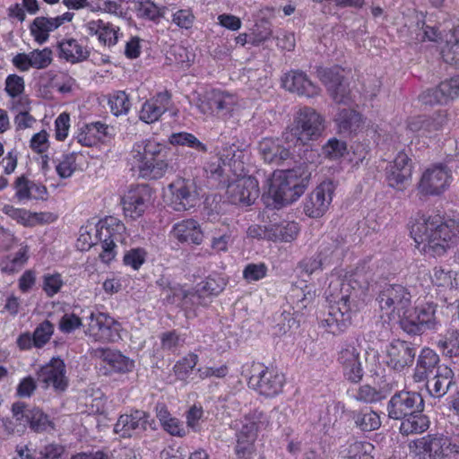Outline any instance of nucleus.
<instances>
[{"mask_svg":"<svg viewBox=\"0 0 459 459\" xmlns=\"http://www.w3.org/2000/svg\"><path fill=\"white\" fill-rule=\"evenodd\" d=\"M54 333V325L48 320L39 324L33 332V345L41 348L48 342Z\"/></svg>","mask_w":459,"mask_h":459,"instance_id":"51","label":"nucleus"},{"mask_svg":"<svg viewBox=\"0 0 459 459\" xmlns=\"http://www.w3.org/2000/svg\"><path fill=\"white\" fill-rule=\"evenodd\" d=\"M340 67H317L316 74L325 85L333 100L337 104H350L352 101L349 84L345 82Z\"/></svg>","mask_w":459,"mask_h":459,"instance_id":"11","label":"nucleus"},{"mask_svg":"<svg viewBox=\"0 0 459 459\" xmlns=\"http://www.w3.org/2000/svg\"><path fill=\"white\" fill-rule=\"evenodd\" d=\"M324 130V119L314 108L305 107L296 115L293 124L283 134L288 143L294 141L302 144L320 136Z\"/></svg>","mask_w":459,"mask_h":459,"instance_id":"5","label":"nucleus"},{"mask_svg":"<svg viewBox=\"0 0 459 459\" xmlns=\"http://www.w3.org/2000/svg\"><path fill=\"white\" fill-rule=\"evenodd\" d=\"M149 415L143 411L121 415L114 426L115 433L121 437H131L147 429Z\"/></svg>","mask_w":459,"mask_h":459,"instance_id":"24","label":"nucleus"},{"mask_svg":"<svg viewBox=\"0 0 459 459\" xmlns=\"http://www.w3.org/2000/svg\"><path fill=\"white\" fill-rule=\"evenodd\" d=\"M152 192L146 185L132 186L122 197L123 209L126 216L133 219L140 217L150 202Z\"/></svg>","mask_w":459,"mask_h":459,"instance_id":"21","label":"nucleus"},{"mask_svg":"<svg viewBox=\"0 0 459 459\" xmlns=\"http://www.w3.org/2000/svg\"><path fill=\"white\" fill-rule=\"evenodd\" d=\"M196 107L204 115H212L226 120L238 108V100L234 94L212 90L197 100Z\"/></svg>","mask_w":459,"mask_h":459,"instance_id":"8","label":"nucleus"},{"mask_svg":"<svg viewBox=\"0 0 459 459\" xmlns=\"http://www.w3.org/2000/svg\"><path fill=\"white\" fill-rule=\"evenodd\" d=\"M382 317L389 320L401 317L411 305L410 291L401 284H385L376 299Z\"/></svg>","mask_w":459,"mask_h":459,"instance_id":"7","label":"nucleus"},{"mask_svg":"<svg viewBox=\"0 0 459 459\" xmlns=\"http://www.w3.org/2000/svg\"><path fill=\"white\" fill-rule=\"evenodd\" d=\"M299 225L294 221L270 225L269 240L290 242L299 233Z\"/></svg>","mask_w":459,"mask_h":459,"instance_id":"38","label":"nucleus"},{"mask_svg":"<svg viewBox=\"0 0 459 459\" xmlns=\"http://www.w3.org/2000/svg\"><path fill=\"white\" fill-rule=\"evenodd\" d=\"M24 80L22 76L17 74H10L5 80V91L7 94L15 98L20 96L24 91Z\"/></svg>","mask_w":459,"mask_h":459,"instance_id":"63","label":"nucleus"},{"mask_svg":"<svg viewBox=\"0 0 459 459\" xmlns=\"http://www.w3.org/2000/svg\"><path fill=\"white\" fill-rule=\"evenodd\" d=\"M227 194L230 203L250 205L259 195L258 182L252 177L238 178L229 184Z\"/></svg>","mask_w":459,"mask_h":459,"instance_id":"20","label":"nucleus"},{"mask_svg":"<svg viewBox=\"0 0 459 459\" xmlns=\"http://www.w3.org/2000/svg\"><path fill=\"white\" fill-rule=\"evenodd\" d=\"M167 148L151 139L135 143L129 154V162L139 177L148 179L162 178L168 170Z\"/></svg>","mask_w":459,"mask_h":459,"instance_id":"2","label":"nucleus"},{"mask_svg":"<svg viewBox=\"0 0 459 459\" xmlns=\"http://www.w3.org/2000/svg\"><path fill=\"white\" fill-rule=\"evenodd\" d=\"M446 123V115L445 112L438 111L432 117H426L425 137H431L436 132L440 131Z\"/></svg>","mask_w":459,"mask_h":459,"instance_id":"56","label":"nucleus"},{"mask_svg":"<svg viewBox=\"0 0 459 459\" xmlns=\"http://www.w3.org/2000/svg\"><path fill=\"white\" fill-rule=\"evenodd\" d=\"M353 397L356 401L365 403H377L384 398L378 390L368 385L359 386Z\"/></svg>","mask_w":459,"mask_h":459,"instance_id":"55","label":"nucleus"},{"mask_svg":"<svg viewBox=\"0 0 459 459\" xmlns=\"http://www.w3.org/2000/svg\"><path fill=\"white\" fill-rule=\"evenodd\" d=\"M169 143L173 145L187 146L198 153H206V144L198 140L193 134L186 132L174 133L169 136Z\"/></svg>","mask_w":459,"mask_h":459,"instance_id":"43","label":"nucleus"},{"mask_svg":"<svg viewBox=\"0 0 459 459\" xmlns=\"http://www.w3.org/2000/svg\"><path fill=\"white\" fill-rule=\"evenodd\" d=\"M416 410L423 411L424 402L421 395L415 392H398L391 397L387 404L388 417L394 420H402Z\"/></svg>","mask_w":459,"mask_h":459,"instance_id":"16","label":"nucleus"},{"mask_svg":"<svg viewBox=\"0 0 459 459\" xmlns=\"http://www.w3.org/2000/svg\"><path fill=\"white\" fill-rule=\"evenodd\" d=\"M439 363V356L429 348H423L418 356L412 378L414 382L420 383L427 380L429 373Z\"/></svg>","mask_w":459,"mask_h":459,"instance_id":"31","label":"nucleus"},{"mask_svg":"<svg viewBox=\"0 0 459 459\" xmlns=\"http://www.w3.org/2000/svg\"><path fill=\"white\" fill-rule=\"evenodd\" d=\"M27 260L26 250H19L13 256H8L4 262L3 271L13 273L21 270Z\"/></svg>","mask_w":459,"mask_h":459,"instance_id":"61","label":"nucleus"},{"mask_svg":"<svg viewBox=\"0 0 459 459\" xmlns=\"http://www.w3.org/2000/svg\"><path fill=\"white\" fill-rule=\"evenodd\" d=\"M439 91L445 97L446 103L459 98V76L453 77L439 83Z\"/></svg>","mask_w":459,"mask_h":459,"instance_id":"60","label":"nucleus"},{"mask_svg":"<svg viewBox=\"0 0 459 459\" xmlns=\"http://www.w3.org/2000/svg\"><path fill=\"white\" fill-rule=\"evenodd\" d=\"M399 318L402 329L408 334L417 335L426 332L416 308L412 312L407 310L405 313H403Z\"/></svg>","mask_w":459,"mask_h":459,"instance_id":"42","label":"nucleus"},{"mask_svg":"<svg viewBox=\"0 0 459 459\" xmlns=\"http://www.w3.org/2000/svg\"><path fill=\"white\" fill-rule=\"evenodd\" d=\"M430 279L434 285L450 290L459 287V273L445 269L442 266H436L430 273Z\"/></svg>","mask_w":459,"mask_h":459,"instance_id":"37","label":"nucleus"},{"mask_svg":"<svg viewBox=\"0 0 459 459\" xmlns=\"http://www.w3.org/2000/svg\"><path fill=\"white\" fill-rule=\"evenodd\" d=\"M108 104L111 112L117 117L126 115L131 107L128 95L125 91H117L114 93L110 97Z\"/></svg>","mask_w":459,"mask_h":459,"instance_id":"50","label":"nucleus"},{"mask_svg":"<svg viewBox=\"0 0 459 459\" xmlns=\"http://www.w3.org/2000/svg\"><path fill=\"white\" fill-rule=\"evenodd\" d=\"M416 346L409 342L394 340L386 349L387 365L396 371L410 368L415 359Z\"/></svg>","mask_w":459,"mask_h":459,"instance_id":"19","label":"nucleus"},{"mask_svg":"<svg viewBox=\"0 0 459 459\" xmlns=\"http://www.w3.org/2000/svg\"><path fill=\"white\" fill-rule=\"evenodd\" d=\"M336 245L333 242L323 243L320 246L319 252L316 257L306 259L302 262L304 271L309 274L321 270L324 265L330 263L331 257L333 255Z\"/></svg>","mask_w":459,"mask_h":459,"instance_id":"32","label":"nucleus"},{"mask_svg":"<svg viewBox=\"0 0 459 459\" xmlns=\"http://www.w3.org/2000/svg\"><path fill=\"white\" fill-rule=\"evenodd\" d=\"M172 23L180 29H190L195 22V15L190 9L172 8Z\"/></svg>","mask_w":459,"mask_h":459,"instance_id":"57","label":"nucleus"},{"mask_svg":"<svg viewBox=\"0 0 459 459\" xmlns=\"http://www.w3.org/2000/svg\"><path fill=\"white\" fill-rule=\"evenodd\" d=\"M73 17L74 13L68 12L53 18L39 16L33 20L30 27V33L36 42L43 44L48 39L51 31H54L65 22H71Z\"/></svg>","mask_w":459,"mask_h":459,"instance_id":"23","label":"nucleus"},{"mask_svg":"<svg viewBox=\"0 0 459 459\" xmlns=\"http://www.w3.org/2000/svg\"><path fill=\"white\" fill-rule=\"evenodd\" d=\"M164 299L171 304H177L182 307H187L189 301L195 298V293L189 292L180 286L168 287L162 290Z\"/></svg>","mask_w":459,"mask_h":459,"instance_id":"45","label":"nucleus"},{"mask_svg":"<svg viewBox=\"0 0 459 459\" xmlns=\"http://www.w3.org/2000/svg\"><path fill=\"white\" fill-rule=\"evenodd\" d=\"M65 362L59 358H53L38 372V379L46 387L52 386L56 391H65L68 385Z\"/></svg>","mask_w":459,"mask_h":459,"instance_id":"22","label":"nucleus"},{"mask_svg":"<svg viewBox=\"0 0 459 459\" xmlns=\"http://www.w3.org/2000/svg\"><path fill=\"white\" fill-rule=\"evenodd\" d=\"M455 374L447 366H440L436 375L427 382V388L433 397H443L455 385Z\"/></svg>","mask_w":459,"mask_h":459,"instance_id":"30","label":"nucleus"},{"mask_svg":"<svg viewBox=\"0 0 459 459\" xmlns=\"http://www.w3.org/2000/svg\"><path fill=\"white\" fill-rule=\"evenodd\" d=\"M225 285L223 278L219 274H212L198 284L197 291L204 295L216 296L223 290Z\"/></svg>","mask_w":459,"mask_h":459,"instance_id":"48","label":"nucleus"},{"mask_svg":"<svg viewBox=\"0 0 459 459\" xmlns=\"http://www.w3.org/2000/svg\"><path fill=\"white\" fill-rule=\"evenodd\" d=\"M258 149L262 159L269 164L280 166L292 158L289 147L283 146L280 139L264 138Z\"/></svg>","mask_w":459,"mask_h":459,"instance_id":"26","label":"nucleus"},{"mask_svg":"<svg viewBox=\"0 0 459 459\" xmlns=\"http://www.w3.org/2000/svg\"><path fill=\"white\" fill-rule=\"evenodd\" d=\"M64 285L65 281L62 275L58 273H48L42 276L41 287L48 298H52L57 294Z\"/></svg>","mask_w":459,"mask_h":459,"instance_id":"49","label":"nucleus"},{"mask_svg":"<svg viewBox=\"0 0 459 459\" xmlns=\"http://www.w3.org/2000/svg\"><path fill=\"white\" fill-rule=\"evenodd\" d=\"M170 234L181 243L200 245L204 239V234L199 223L193 219L184 220L176 223Z\"/></svg>","mask_w":459,"mask_h":459,"instance_id":"29","label":"nucleus"},{"mask_svg":"<svg viewBox=\"0 0 459 459\" xmlns=\"http://www.w3.org/2000/svg\"><path fill=\"white\" fill-rule=\"evenodd\" d=\"M422 411L416 410L411 415L402 419L400 431L403 435L420 434L429 429V418Z\"/></svg>","mask_w":459,"mask_h":459,"instance_id":"35","label":"nucleus"},{"mask_svg":"<svg viewBox=\"0 0 459 459\" xmlns=\"http://www.w3.org/2000/svg\"><path fill=\"white\" fill-rule=\"evenodd\" d=\"M308 178L296 169L276 170L269 180V195L278 205L290 204L304 194Z\"/></svg>","mask_w":459,"mask_h":459,"instance_id":"3","label":"nucleus"},{"mask_svg":"<svg viewBox=\"0 0 459 459\" xmlns=\"http://www.w3.org/2000/svg\"><path fill=\"white\" fill-rule=\"evenodd\" d=\"M96 236L101 243L100 257L104 263H109L116 255V243L126 241V227L119 220L109 217L97 226Z\"/></svg>","mask_w":459,"mask_h":459,"instance_id":"9","label":"nucleus"},{"mask_svg":"<svg viewBox=\"0 0 459 459\" xmlns=\"http://www.w3.org/2000/svg\"><path fill=\"white\" fill-rule=\"evenodd\" d=\"M267 266L264 263L248 264L243 270V278L247 282L257 281L266 276Z\"/></svg>","mask_w":459,"mask_h":459,"instance_id":"59","label":"nucleus"},{"mask_svg":"<svg viewBox=\"0 0 459 459\" xmlns=\"http://www.w3.org/2000/svg\"><path fill=\"white\" fill-rule=\"evenodd\" d=\"M282 84L288 91L309 98L318 95L320 91V89L308 79L306 74L298 71L286 74L282 79Z\"/></svg>","mask_w":459,"mask_h":459,"instance_id":"28","label":"nucleus"},{"mask_svg":"<svg viewBox=\"0 0 459 459\" xmlns=\"http://www.w3.org/2000/svg\"><path fill=\"white\" fill-rule=\"evenodd\" d=\"M360 121L359 113L351 108H342L335 116V122L339 130L343 133L356 130L359 126Z\"/></svg>","mask_w":459,"mask_h":459,"instance_id":"40","label":"nucleus"},{"mask_svg":"<svg viewBox=\"0 0 459 459\" xmlns=\"http://www.w3.org/2000/svg\"><path fill=\"white\" fill-rule=\"evenodd\" d=\"M100 357L106 362L115 372L126 373L131 371L134 363L128 357L123 355L120 351L110 349H100L98 351Z\"/></svg>","mask_w":459,"mask_h":459,"instance_id":"34","label":"nucleus"},{"mask_svg":"<svg viewBox=\"0 0 459 459\" xmlns=\"http://www.w3.org/2000/svg\"><path fill=\"white\" fill-rule=\"evenodd\" d=\"M255 440L237 437L235 454L237 459H252L255 455Z\"/></svg>","mask_w":459,"mask_h":459,"instance_id":"58","label":"nucleus"},{"mask_svg":"<svg viewBox=\"0 0 459 459\" xmlns=\"http://www.w3.org/2000/svg\"><path fill=\"white\" fill-rule=\"evenodd\" d=\"M31 68L45 69L53 61V52L49 48L30 51Z\"/></svg>","mask_w":459,"mask_h":459,"instance_id":"54","label":"nucleus"},{"mask_svg":"<svg viewBox=\"0 0 459 459\" xmlns=\"http://www.w3.org/2000/svg\"><path fill=\"white\" fill-rule=\"evenodd\" d=\"M437 347L445 356L450 358L459 356V332L448 331L446 336L437 341Z\"/></svg>","mask_w":459,"mask_h":459,"instance_id":"46","label":"nucleus"},{"mask_svg":"<svg viewBox=\"0 0 459 459\" xmlns=\"http://www.w3.org/2000/svg\"><path fill=\"white\" fill-rule=\"evenodd\" d=\"M268 423L267 416L263 411L255 410L240 420L239 424L237 425L236 437L256 440L258 431L265 429Z\"/></svg>","mask_w":459,"mask_h":459,"instance_id":"27","label":"nucleus"},{"mask_svg":"<svg viewBox=\"0 0 459 459\" xmlns=\"http://www.w3.org/2000/svg\"><path fill=\"white\" fill-rule=\"evenodd\" d=\"M351 289L352 287L348 282L341 284V297L338 298L334 305L330 307L327 317L325 319L328 332L333 334L344 332L351 324V314L356 307L355 298L357 297Z\"/></svg>","mask_w":459,"mask_h":459,"instance_id":"6","label":"nucleus"},{"mask_svg":"<svg viewBox=\"0 0 459 459\" xmlns=\"http://www.w3.org/2000/svg\"><path fill=\"white\" fill-rule=\"evenodd\" d=\"M337 362L344 377L351 383H359L364 375L360 347L354 342L343 343L337 353Z\"/></svg>","mask_w":459,"mask_h":459,"instance_id":"14","label":"nucleus"},{"mask_svg":"<svg viewBox=\"0 0 459 459\" xmlns=\"http://www.w3.org/2000/svg\"><path fill=\"white\" fill-rule=\"evenodd\" d=\"M171 102V95L161 91L147 100L142 106L139 117L142 121L151 124L158 121L168 110Z\"/></svg>","mask_w":459,"mask_h":459,"instance_id":"25","label":"nucleus"},{"mask_svg":"<svg viewBox=\"0 0 459 459\" xmlns=\"http://www.w3.org/2000/svg\"><path fill=\"white\" fill-rule=\"evenodd\" d=\"M12 415L15 420L21 429L18 431L23 432L30 423V408H29L23 402H15L12 405Z\"/></svg>","mask_w":459,"mask_h":459,"instance_id":"52","label":"nucleus"},{"mask_svg":"<svg viewBox=\"0 0 459 459\" xmlns=\"http://www.w3.org/2000/svg\"><path fill=\"white\" fill-rule=\"evenodd\" d=\"M169 204L178 212L189 210L199 201L197 186L194 180L178 178L168 186Z\"/></svg>","mask_w":459,"mask_h":459,"instance_id":"12","label":"nucleus"},{"mask_svg":"<svg viewBox=\"0 0 459 459\" xmlns=\"http://www.w3.org/2000/svg\"><path fill=\"white\" fill-rule=\"evenodd\" d=\"M411 235L422 252L440 256L459 242V219L444 221L439 214H421L412 223Z\"/></svg>","mask_w":459,"mask_h":459,"instance_id":"1","label":"nucleus"},{"mask_svg":"<svg viewBox=\"0 0 459 459\" xmlns=\"http://www.w3.org/2000/svg\"><path fill=\"white\" fill-rule=\"evenodd\" d=\"M323 151L326 157L336 160L342 157L345 153L346 144L344 142L337 139H330L324 146Z\"/></svg>","mask_w":459,"mask_h":459,"instance_id":"64","label":"nucleus"},{"mask_svg":"<svg viewBox=\"0 0 459 459\" xmlns=\"http://www.w3.org/2000/svg\"><path fill=\"white\" fill-rule=\"evenodd\" d=\"M412 168L409 156L400 152L385 169L387 185L398 191H403L411 182Z\"/></svg>","mask_w":459,"mask_h":459,"instance_id":"15","label":"nucleus"},{"mask_svg":"<svg viewBox=\"0 0 459 459\" xmlns=\"http://www.w3.org/2000/svg\"><path fill=\"white\" fill-rule=\"evenodd\" d=\"M161 348L169 351H176L183 345L184 339L176 331L163 333L160 336Z\"/></svg>","mask_w":459,"mask_h":459,"instance_id":"62","label":"nucleus"},{"mask_svg":"<svg viewBox=\"0 0 459 459\" xmlns=\"http://www.w3.org/2000/svg\"><path fill=\"white\" fill-rule=\"evenodd\" d=\"M86 333L95 341L102 342H115L119 338V325L104 313H91Z\"/></svg>","mask_w":459,"mask_h":459,"instance_id":"17","label":"nucleus"},{"mask_svg":"<svg viewBox=\"0 0 459 459\" xmlns=\"http://www.w3.org/2000/svg\"><path fill=\"white\" fill-rule=\"evenodd\" d=\"M374 446L367 441H353L341 454L347 459H373Z\"/></svg>","mask_w":459,"mask_h":459,"instance_id":"39","label":"nucleus"},{"mask_svg":"<svg viewBox=\"0 0 459 459\" xmlns=\"http://www.w3.org/2000/svg\"><path fill=\"white\" fill-rule=\"evenodd\" d=\"M283 384L284 376L278 371L259 363L252 366L248 385L260 394L273 397L281 391Z\"/></svg>","mask_w":459,"mask_h":459,"instance_id":"10","label":"nucleus"},{"mask_svg":"<svg viewBox=\"0 0 459 459\" xmlns=\"http://www.w3.org/2000/svg\"><path fill=\"white\" fill-rule=\"evenodd\" d=\"M334 189L333 181H323L306 199L305 213L312 218L322 216L329 208Z\"/></svg>","mask_w":459,"mask_h":459,"instance_id":"18","label":"nucleus"},{"mask_svg":"<svg viewBox=\"0 0 459 459\" xmlns=\"http://www.w3.org/2000/svg\"><path fill=\"white\" fill-rule=\"evenodd\" d=\"M451 180L452 173L446 166L435 165L422 173L418 189L425 195H439L448 188Z\"/></svg>","mask_w":459,"mask_h":459,"instance_id":"13","label":"nucleus"},{"mask_svg":"<svg viewBox=\"0 0 459 459\" xmlns=\"http://www.w3.org/2000/svg\"><path fill=\"white\" fill-rule=\"evenodd\" d=\"M351 418L356 427L362 431H372L379 429L381 426L380 416L377 412L369 408L361 411H353Z\"/></svg>","mask_w":459,"mask_h":459,"instance_id":"36","label":"nucleus"},{"mask_svg":"<svg viewBox=\"0 0 459 459\" xmlns=\"http://www.w3.org/2000/svg\"><path fill=\"white\" fill-rule=\"evenodd\" d=\"M198 363V355L195 353H189L182 359L178 361L174 366L175 375L179 379H185L188 373L191 372Z\"/></svg>","mask_w":459,"mask_h":459,"instance_id":"53","label":"nucleus"},{"mask_svg":"<svg viewBox=\"0 0 459 459\" xmlns=\"http://www.w3.org/2000/svg\"><path fill=\"white\" fill-rule=\"evenodd\" d=\"M419 459H459V444L442 434H429L409 444Z\"/></svg>","mask_w":459,"mask_h":459,"instance_id":"4","label":"nucleus"},{"mask_svg":"<svg viewBox=\"0 0 459 459\" xmlns=\"http://www.w3.org/2000/svg\"><path fill=\"white\" fill-rule=\"evenodd\" d=\"M437 307V306L434 303H426L416 307L426 331L437 330L440 325V322L436 316Z\"/></svg>","mask_w":459,"mask_h":459,"instance_id":"47","label":"nucleus"},{"mask_svg":"<svg viewBox=\"0 0 459 459\" xmlns=\"http://www.w3.org/2000/svg\"><path fill=\"white\" fill-rule=\"evenodd\" d=\"M59 56L72 64L86 60L89 51L74 39H64L58 43Z\"/></svg>","mask_w":459,"mask_h":459,"instance_id":"33","label":"nucleus"},{"mask_svg":"<svg viewBox=\"0 0 459 459\" xmlns=\"http://www.w3.org/2000/svg\"><path fill=\"white\" fill-rule=\"evenodd\" d=\"M29 426L31 430L37 433L46 432L55 428L48 416L38 407L30 408Z\"/></svg>","mask_w":459,"mask_h":459,"instance_id":"44","label":"nucleus"},{"mask_svg":"<svg viewBox=\"0 0 459 459\" xmlns=\"http://www.w3.org/2000/svg\"><path fill=\"white\" fill-rule=\"evenodd\" d=\"M2 212L24 226H32L42 220V213H31L24 209L16 208L10 204L4 205Z\"/></svg>","mask_w":459,"mask_h":459,"instance_id":"41","label":"nucleus"}]
</instances>
